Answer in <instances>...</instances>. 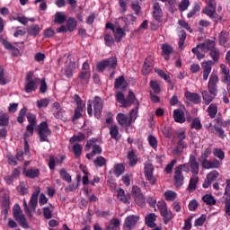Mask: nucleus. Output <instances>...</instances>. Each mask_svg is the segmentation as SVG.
<instances>
[{
	"mask_svg": "<svg viewBox=\"0 0 230 230\" xmlns=\"http://www.w3.org/2000/svg\"><path fill=\"white\" fill-rule=\"evenodd\" d=\"M26 112H28V108L23 107L19 112L17 121L18 123H24V116L26 115V118L29 121V125H27L26 127V131L30 133V135H28L30 137L33 136L35 127L37 126V116H35V114L31 112H29L27 114Z\"/></svg>",
	"mask_w": 230,
	"mask_h": 230,
	"instance_id": "f257e3e1",
	"label": "nucleus"
},
{
	"mask_svg": "<svg viewBox=\"0 0 230 230\" xmlns=\"http://www.w3.org/2000/svg\"><path fill=\"white\" fill-rule=\"evenodd\" d=\"M38 136L40 137V143H49V136H51V129H49V126L48 122L42 121L37 128Z\"/></svg>",
	"mask_w": 230,
	"mask_h": 230,
	"instance_id": "f03ea898",
	"label": "nucleus"
},
{
	"mask_svg": "<svg viewBox=\"0 0 230 230\" xmlns=\"http://www.w3.org/2000/svg\"><path fill=\"white\" fill-rule=\"evenodd\" d=\"M217 84H218V75L216 73H212L208 84V91L209 94H212L213 96H217V94H218Z\"/></svg>",
	"mask_w": 230,
	"mask_h": 230,
	"instance_id": "7ed1b4c3",
	"label": "nucleus"
},
{
	"mask_svg": "<svg viewBox=\"0 0 230 230\" xmlns=\"http://www.w3.org/2000/svg\"><path fill=\"white\" fill-rule=\"evenodd\" d=\"M184 139H186V132L182 131L178 133V146L174 149V154H176L177 155L182 154L184 148H188V144H186Z\"/></svg>",
	"mask_w": 230,
	"mask_h": 230,
	"instance_id": "20e7f679",
	"label": "nucleus"
},
{
	"mask_svg": "<svg viewBox=\"0 0 230 230\" xmlns=\"http://www.w3.org/2000/svg\"><path fill=\"white\" fill-rule=\"evenodd\" d=\"M173 181L174 186L176 188H181V186L184 184V175H182V165H179L178 167L175 168Z\"/></svg>",
	"mask_w": 230,
	"mask_h": 230,
	"instance_id": "39448f33",
	"label": "nucleus"
},
{
	"mask_svg": "<svg viewBox=\"0 0 230 230\" xmlns=\"http://www.w3.org/2000/svg\"><path fill=\"white\" fill-rule=\"evenodd\" d=\"M93 103L94 116L97 118V119H100V118H102V111H103V102H102V98H100V96H95Z\"/></svg>",
	"mask_w": 230,
	"mask_h": 230,
	"instance_id": "423d86ee",
	"label": "nucleus"
},
{
	"mask_svg": "<svg viewBox=\"0 0 230 230\" xmlns=\"http://www.w3.org/2000/svg\"><path fill=\"white\" fill-rule=\"evenodd\" d=\"M139 221V216H136V215H131L128 216L124 223V230H132V228L136 226V224H137V222Z\"/></svg>",
	"mask_w": 230,
	"mask_h": 230,
	"instance_id": "0eeeda50",
	"label": "nucleus"
},
{
	"mask_svg": "<svg viewBox=\"0 0 230 230\" xmlns=\"http://www.w3.org/2000/svg\"><path fill=\"white\" fill-rule=\"evenodd\" d=\"M185 98L188 102H190V103H194V105H199L202 102V97L197 93L186 92Z\"/></svg>",
	"mask_w": 230,
	"mask_h": 230,
	"instance_id": "6e6552de",
	"label": "nucleus"
},
{
	"mask_svg": "<svg viewBox=\"0 0 230 230\" xmlns=\"http://www.w3.org/2000/svg\"><path fill=\"white\" fill-rule=\"evenodd\" d=\"M96 141H98V139L96 138L88 140L85 147L86 150H89V148H93L92 153L93 154V155H96V154H102V149L99 145H94Z\"/></svg>",
	"mask_w": 230,
	"mask_h": 230,
	"instance_id": "1a4fd4ad",
	"label": "nucleus"
},
{
	"mask_svg": "<svg viewBox=\"0 0 230 230\" xmlns=\"http://www.w3.org/2000/svg\"><path fill=\"white\" fill-rule=\"evenodd\" d=\"M145 177L149 181L150 184H155V178H154V165L147 164L145 166Z\"/></svg>",
	"mask_w": 230,
	"mask_h": 230,
	"instance_id": "9d476101",
	"label": "nucleus"
},
{
	"mask_svg": "<svg viewBox=\"0 0 230 230\" xmlns=\"http://www.w3.org/2000/svg\"><path fill=\"white\" fill-rule=\"evenodd\" d=\"M189 166L190 167V172L194 175H199V164L197 162V157L195 155H190L189 159Z\"/></svg>",
	"mask_w": 230,
	"mask_h": 230,
	"instance_id": "9b49d317",
	"label": "nucleus"
},
{
	"mask_svg": "<svg viewBox=\"0 0 230 230\" xmlns=\"http://www.w3.org/2000/svg\"><path fill=\"white\" fill-rule=\"evenodd\" d=\"M202 168L205 170H211L213 168H220V161L214 159L212 162L209 160H202Z\"/></svg>",
	"mask_w": 230,
	"mask_h": 230,
	"instance_id": "f8f14e48",
	"label": "nucleus"
},
{
	"mask_svg": "<svg viewBox=\"0 0 230 230\" xmlns=\"http://www.w3.org/2000/svg\"><path fill=\"white\" fill-rule=\"evenodd\" d=\"M127 28H128V25L126 23L123 29L121 27L115 29V31H113V34H114L116 42H121V39H123V37H125L126 35L125 31H127Z\"/></svg>",
	"mask_w": 230,
	"mask_h": 230,
	"instance_id": "ddd939ff",
	"label": "nucleus"
},
{
	"mask_svg": "<svg viewBox=\"0 0 230 230\" xmlns=\"http://www.w3.org/2000/svg\"><path fill=\"white\" fill-rule=\"evenodd\" d=\"M152 69H154V61H152V59L146 58L144 61L142 74L143 75H150V73H152Z\"/></svg>",
	"mask_w": 230,
	"mask_h": 230,
	"instance_id": "4468645a",
	"label": "nucleus"
},
{
	"mask_svg": "<svg viewBox=\"0 0 230 230\" xmlns=\"http://www.w3.org/2000/svg\"><path fill=\"white\" fill-rule=\"evenodd\" d=\"M173 119L176 123L186 122V117L184 116V111L181 109H176L173 111Z\"/></svg>",
	"mask_w": 230,
	"mask_h": 230,
	"instance_id": "2eb2a0df",
	"label": "nucleus"
},
{
	"mask_svg": "<svg viewBox=\"0 0 230 230\" xmlns=\"http://www.w3.org/2000/svg\"><path fill=\"white\" fill-rule=\"evenodd\" d=\"M40 81V79L39 78H35L34 81H27V83H25V93H33V91H37Z\"/></svg>",
	"mask_w": 230,
	"mask_h": 230,
	"instance_id": "dca6fc26",
	"label": "nucleus"
},
{
	"mask_svg": "<svg viewBox=\"0 0 230 230\" xmlns=\"http://www.w3.org/2000/svg\"><path fill=\"white\" fill-rule=\"evenodd\" d=\"M117 120L119 125L122 127H130L132 121H130V119H128V116L123 114V113H119L117 115Z\"/></svg>",
	"mask_w": 230,
	"mask_h": 230,
	"instance_id": "f3484780",
	"label": "nucleus"
},
{
	"mask_svg": "<svg viewBox=\"0 0 230 230\" xmlns=\"http://www.w3.org/2000/svg\"><path fill=\"white\" fill-rule=\"evenodd\" d=\"M153 11V17L157 22H161V18L163 17V10H161V5L159 3H155Z\"/></svg>",
	"mask_w": 230,
	"mask_h": 230,
	"instance_id": "a211bd4d",
	"label": "nucleus"
},
{
	"mask_svg": "<svg viewBox=\"0 0 230 230\" xmlns=\"http://www.w3.org/2000/svg\"><path fill=\"white\" fill-rule=\"evenodd\" d=\"M40 193V190H36L35 192H33V194L31 197L29 206H30L31 211H35V209H37V204L39 202V194Z\"/></svg>",
	"mask_w": 230,
	"mask_h": 230,
	"instance_id": "6ab92c4d",
	"label": "nucleus"
},
{
	"mask_svg": "<svg viewBox=\"0 0 230 230\" xmlns=\"http://www.w3.org/2000/svg\"><path fill=\"white\" fill-rule=\"evenodd\" d=\"M198 48H199V49H207V51H211L216 49L215 41L208 40L203 43L198 44Z\"/></svg>",
	"mask_w": 230,
	"mask_h": 230,
	"instance_id": "aec40b11",
	"label": "nucleus"
},
{
	"mask_svg": "<svg viewBox=\"0 0 230 230\" xmlns=\"http://www.w3.org/2000/svg\"><path fill=\"white\" fill-rule=\"evenodd\" d=\"M156 218H157V216H155V214L154 213H150L147 216H146V225L147 226V227H151V228L155 227L157 226L155 224Z\"/></svg>",
	"mask_w": 230,
	"mask_h": 230,
	"instance_id": "412c9836",
	"label": "nucleus"
},
{
	"mask_svg": "<svg viewBox=\"0 0 230 230\" xmlns=\"http://www.w3.org/2000/svg\"><path fill=\"white\" fill-rule=\"evenodd\" d=\"M104 62L106 63V66L108 69H116L118 67V58L116 57H111L107 59H104Z\"/></svg>",
	"mask_w": 230,
	"mask_h": 230,
	"instance_id": "4be33fe9",
	"label": "nucleus"
},
{
	"mask_svg": "<svg viewBox=\"0 0 230 230\" xmlns=\"http://www.w3.org/2000/svg\"><path fill=\"white\" fill-rule=\"evenodd\" d=\"M201 94H202V98L205 102V105H209V103H211V102L215 100L216 95L209 93V92H208L207 90L201 92Z\"/></svg>",
	"mask_w": 230,
	"mask_h": 230,
	"instance_id": "5701e85b",
	"label": "nucleus"
},
{
	"mask_svg": "<svg viewBox=\"0 0 230 230\" xmlns=\"http://www.w3.org/2000/svg\"><path fill=\"white\" fill-rule=\"evenodd\" d=\"M10 123V116L8 113L0 111V127H8Z\"/></svg>",
	"mask_w": 230,
	"mask_h": 230,
	"instance_id": "b1692460",
	"label": "nucleus"
},
{
	"mask_svg": "<svg viewBox=\"0 0 230 230\" xmlns=\"http://www.w3.org/2000/svg\"><path fill=\"white\" fill-rule=\"evenodd\" d=\"M66 19L67 18L63 12H57L55 14L54 22H56L57 24H64Z\"/></svg>",
	"mask_w": 230,
	"mask_h": 230,
	"instance_id": "393cba45",
	"label": "nucleus"
},
{
	"mask_svg": "<svg viewBox=\"0 0 230 230\" xmlns=\"http://www.w3.org/2000/svg\"><path fill=\"white\" fill-rule=\"evenodd\" d=\"M207 112L208 113L209 118L213 119L216 118L217 113L218 112V107L215 103H211L208 106Z\"/></svg>",
	"mask_w": 230,
	"mask_h": 230,
	"instance_id": "a878e982",
	"label": "nucleus"
},
{
	"mask_svg": "<svg viewBox=\"0 0 230 230\" xmlns=\"http://www.w3.org/2000/svg\"><path fill=\"white\" fill-rule=\"evenodd\" d=\"M203 202L205 204H208V206H215L217 204V200L215 199V197H213L211 194H206L202 197Z\"/></svg>",
	"mask_w": 230,
	"mask_h": 230,
	"instance_id": "bb28decb",
	"label": "nucleus"
},
{
	"mask_svg": "<svg viewBox=\"0 0 230 230\" xmlns=\"http://www.w3.org/2000/svg\"><path fill=\"white\" fill-rule=\"evenodd\" d=\"M128 159L129 161V166H136V164H137V155H136V152L129 151L128 153Z\"/></svg>",
	"mask_w": 230,
	"mask_h": 230,
	"instance_id": "cd10ccee",
	"label": "nucleus"
},
{
	"mask_svg": "<svg viewBox=\"0 0 230 230\" xmlns=\"http://www.w3.org/2000/svg\"><path fill=\"white\" fill-rule=\"evenodd\" d=\"M89 78H91V72L82 70L79 75V79H80L81 83L88 84Z\"/></svg>",
	"mask_w": 230,
	"mask_h": 230,
	"instance_id": "c85d7f7f",
	"label": "nucleus"
},
{
	"mask_svg": "<svg viewBox=\"0 0 230 230\" xmlns=\"http://www.w3.org/2000/svg\"><path fill=\"white\" fill-rule=\"evenodd\" d=\"M203 13H206L211 19H217L218 17V13H217V9H213L211 7H205Z\"/></svg>",
	"mask_w": 230,
	"mask_h": 230,
	"instance_id": "c756f323",
	"label": "nucleus"
},
{
	"mask_svg": "<svg viewBox=\"0 0 230 230\" xmlns=\"http://www.w3.org/2000/svg\"><path fill=\"white\" fill-rule=\"evenodd\" d=\"M66 30L70 32L76 30V20L75 18H68L66 21Z\"/></svg>",
	"mask_w": 230,
	"mask_h": 230,
	"instance_id": "7c9ffc66",
	"label": "nucleus"
},
{
	"mask_svg": "<svg viewBox=\"0 0 230 230\" xmlns=\"http://www.w3.org/2000/svg\"><path fill=\"white\" fill-rule=\"evenodd\" d=\"M125 173V165L123 164H117L114 165V174L116 177H119V175H123Z\"/></svg>",
	"mask_w": 230,
	"mask_h": 230,
	"instance_id": "2f4dec72",
	"label": "nucleus"
},
{
	"mask_svg": "<svg viewBox=\"0 0 230 230\" xmlns=\"http://www.w3.org/2000/svg\"><path fill=\"white\" fill-rule=\"evenodd\" d=\"M117 197L119 200L121 202H124V204H129L130 201L128 200V198L125 196V190L123 189H119L117 192Z\"/></svg>",
	"mask_w": 230,
	"mask_h": 230,
	"instance_id": "473e14b6",
	"label": "nucleus"
},
{
	"mask_svg": "<svg viewBox=\"0 0 230 230\" xmlns=\"http://www.w3.org/2000/svg\"><path fill=\"white\" fill-rule=\"evenodd\" d=\"M28 33L32 37H37V35L40 33V27L39 26V24L32 25L28 28Z\"/></svg>",
	"mask_w": 230,
	"mask_h": 230,
	"instance_id": "72a5a7b5",
	"label": "nucleus"
},
{
	"mask_svg": "<svg viewBox=\"0 0 230 230\" xmlns=\"http://www.w3.org/2000/svg\"><path fill=\"white\" fill-rule=\"evenodd\" d=\"M73 71H75V63H70L64 70V75L66 78H71L73 76Z\"/></svg>",
	"mask_w": 230,
	"mask_h": 230,
	"instance_id": "f704fd0d",
	"label": "nucleus"
},
{
	"mask_svg": "<svg viewBox=\"0 0 230 230\" xmlns=\"http://www.w3.org/2000/svg\"><path fill=\"white\" fill-rule=\"evenodd\" d=\"M16 190L19 195H28V188L24 181H21L20 184L16 187Z\"/></svg>",
	"mask_w": 230,
	"mask_h": 230,
	"instance_id": "c9c22d12",
	"label": "nucleus"
},
{
	"mask_svg": "<svg viewBox=\"0 0 230 230\" xmlns=\"http://www.w3.org/2000/svg\"><path fill=\"white\" fill-rule=\"evenodd\" d=\"M229 37V33L226 31H223L219 34V44L226 48V42H227V39Z\"/></svg>",
	"mask_w": 230,
	"mask_h": 230,
	"instance_id": "e433bc0d",
	"label": "nucleus"
},
{
	"mask_svg": "<svg viewBox=\"0 0 230 230\" xmlns=\"http://www.w3.org/2000/svg\"><path fill=\"white\" fill-rule=\"evenodd\" d=\"M40 173V171L39 169H30L25 172L26 177H29V179H35L39 177Z\"/></svg>",
	"mask_w": 230,
	"mask_h": 230,
	"instance_id": "4c0bfd02",
	"label": "nucleus"
},
{
	"mask_svg": "<svg viewBox=\"0 0 230 230\" xmlns=\"http://www.w3.org/2000/svg\"><path fill=\"white\" fill-rule=\"evenodd\" d=\"M110 135L112 139L118 141L119 139V131L118 130V126H111L110 128Z\"/></svg>",
	"mask_w": 230,
	"mask_h": 230,
	"instance_id": "58836bf2",
	"label": "nucleus"
},
{
	"mask_svg": "<svg viewBox=\"0 0 230 230\" xmlns=\"http://www.w3.org/2000/svg\"><path fill=\"white\" fill-rule=\"evenodd\" d=\"M93 164L102 168V166H105V164H107V159L103 156H97L96 159L93 160Z\"/></svg>",
	"mask_w": 230,
	"mask_h": 230,
	"instance_id": "ea45409f",
	"label": "nucleus"
},
{
	"mask_svg": "<svg viewBox=\"0 0 230 230\" xmlns=\"http://www.w3.org/2000/svg\"><path fill=\"white\" fill-rule=\"evenodd\" d=\"M197 182H199V176H194L193 178H190L188 187L189 191H193L194 190H197Z\"/></svg>",
	"mask_w": 230,
	"mask_h": 230,
	"instance_id": "a19ab883",
	"label": "nucleus"
},
{
	"mask_svg": "<svg viewBox=\"0 0 230 230\" xmlns=\"http://www.w3.org/2000/svg\"><path fill=\"white\" fill-rule=\"evenodd\" d=\"M13 215L14 217V219H17L20 217L24 216V214H22V209H21V207L18 204L14 205L13 208Z\"/></svg>",
	"mask_w": 230,
	"mask_h": 230,
	"instance_id": "79ce46f5",
	"label": "nucleus"
},
{
	"mask_svg": "<svg viewBox=\"0 0 230 230\" xmlns=\"http://www.w3.org/2000/svg\"><path fill=\"white\" fill-rule=\"evenodd\" d=\"M161 215L164 217V224L165 225H167L168 222L173 219V214L170 210H165V212Z\"/></svg>",
	"mask_w": 230,
	"mask_h": 230,
	"instance_id": "37998d69",
	"label": "nucleus"
},
{
	"mask_svg": "<svg viewBox=\"0 0 230 230\" xmlns=\"http://www.w3.org/2000/svg\"><path fill=\"white\" fill-rule=\"evenodd\" d=\"M59 175L63 181H66V182H71V174H69L67 172H66V169H61L59 171Z\"/></svg>",
	"mask_w": 230,
	"mask_h": 230,
	"instance_id": "c03bdc74",
	"label": "nucleus"
},
{
	"mask_svg": "<svg viewBox=\"0 0 230 230\" xmlns=\"http://www.w3.org/2000/svg\"><path fill=\"white\" fill-rule=\"evenodd\" d=\"M209 55L214 62H218V60L220 59V50L217 48L210 50Z\"/></svg>",
	"mask_w": 230,
	"mask_h": 230,
	"instance_id": "a18cd8bd",
	"label": "nucleus"
},
{
	"mask_svg": "<svg viewBox=\"0 0 230 230\" xmlns=\"http://www.w3.org/2000/svg\"><path fill=\"white\" fill-rule=\"evenodd\" d=\"M85 139V135L84 133H79L78 135H75L70 138V143H76L77 142H82Z\"/></svg>",
	"mask_w": 230,
	"mask_h": 230,
	"instance_id": "49530a36",
	"label": "nucleus"
},
{
	"mask_svg": "<svg viewBox=\"0 0 230 230\" xmlns=\"http://www.w3.org/2000/svg\"><path fill=\"white\" fill-rule=\"evenodd\" d=\"M15 220H17L20 226L24 229H30V225H28V221L26 220V217H24V215L16 218Z\"/></svg>",
	"mask_w": 230,
	"mask_h": 230,
	"instance_id": "de8ad7c7",
	"label": "nucleus"
},
{
	"mask_svg": "<svg viewBox=\"0 0 230 230\" xmlns=\"http://www.w3.org/2000/svg\"><path fill=\"white\" fill-rule=\"evenodd\" d=\"M155 71L161 76V78H164V80H165V82H167L168 84H171L172 79L170 78V75H166V73H164V71H163L159 68H155Z\"/></svg>",
	"mask_w": 230,
	"mask_h": 230,
	"instance_id": "09e8293b",
	"label": "nucleus"
},
{
	"mask_svg": "<svg viewBox=\"0 0 230 230\" xmlns=\"http://www.w3.org/2000/svg\"><path fill=\"white\" fill-rule=\"evenodd\" d=\"M191 128H195V130H202V123H200V119L199 118H195L190 124Z\"/></svg>",
	"mask_w": 230,
	"mask_h": 230,
	"instance_id": "8fccbe9b",
	"label": "nucleus"
},
{
	"mask_svg": "<svg viewBox=\"0 0 230 230\" xmlns=\"http://www.w3.org/2000/svg\"><path fill=\"white\" fill-rule=\"evenodd\" d=\"M213 154H214L215 157H217V159H219L220 161H224V159L226 158V154L220 148L214 149Z\"/></svg>",
	"mask_w": 230,
	"mask_h": 230,
	"instance_id": "3c124183",
	"label": "nucleus"
},
{
	"mask_svg": "<svg viewBox=\"0 0 230 230\" xmlns=\"http://www.w3.org/2000/svg\"><path fill=\"white\" fill-rule=\"evenodd\" d=\"M135 199V202L136 204H137V206H145V196L143 195V193L141 194H137V196H133Z\"/></svg>",
	"mask_w": 230,
	"mask_h": 230,
	"instance_id": "603ef678",
	"label": "nucleus"
},
{
	"mask_svg": "<svg viewBox=\"0 0 230 230\" xmlns=\"http://www.w3.org/2000/svg\"><path fill=\"white\" fill-rule=\"evenodd\" d=\"M104 42L106 46H109V48H111V46H114V38L112 37V35L106 33L104 36Z\"/></svg>",
	"mask_w": 230,
	"mask_h": 230,
	"instance_id": "864d4df0",
	"label": "nucleus"
},
{
	"mask_svg": "<svg viewBox=\"0 0 230 230\" xmlns=\"http://www.w3.org/2000/svg\"><path fill=\"white\" fill-rule=\"evenodd\" d=\"M179 37H180V40L178 42L179 48L182 49V47L184 46V41L186 40V37H187L186 31H181Z\"/></svg>",
	"mask_w": 230,
	"mask_h": 230,
	"instance_id": "5fc2aeb1",
	"label": "nucleus"
},
{
	"mask_svg": "<svg viewBox=\"0 0 230 230\" xmlns=\"http://www.w3.org/2000/svg\"><path fill=\"white\" fill-rule=\"evenodd\" d=\"M203 68V80H208L209 78V75L211 74V66L206 65L202 66Z\"/></svg>",
	"mask_w": 230,
	"mask_h": 230,
	"instance_id": "6e6d98bb",
	"label": "nucleus"
},
{
	"mask_svg": "<svg viewBox=\"0 0 230 230\" xmlns=\"http://www.w3.org/2000/svg\"><path fill=\"white\" fill-rule=\"evenodd\" d=\"M124 83H125V76L123 75L119 76L118 78L115 79L114 88L119 89V87H121V85H123Z\"/></svg>",
	"mask_w": 230,
	"mask_h": 230,
	"instance_id": "4d7b16f0",
	"label": "nucleus"
},
{
	"mask_svg": "<svg viewBox=\"0 0 230 230\" xmlns=\"http://www.w3.org/2000/svg\"><path fill=\"white\" fill-rule=\"evenodd\" d=\"M139 110V101H137V105L135 109L131 110L130 111V119L129 120L132 121V119H136L137 118V111Z\"/></svg>",
	"mask_w": 230,
	"mask_h": 230,
	"instance_id": "13d9d810",
	"label": "nucleus"
},
{
	"mask_svg": "<svg viewBox=\"0 0 230 230\" xmlns=\"http://www.w3.org/2000/svg\"><path fill=\"white\" fill-rule=\"evenodd\" d=\"M157 208H158L161 215L168 210V206H166V202H164V201H158Z\"/></svg>",
	"mask_w": 230,
	"mask_h": 230,
	"instance_id": "bf43d9fd",
	"label": "nucleus"
},
{
	"mask_svg": "<svg viewBox=\"0 0 230 230\" xmlns=\"http://www.w3.org/2000/svg\"><path fill=\"white\" fill-rule=\"evenodd\" d=\"M73 150L75 157H80V155H82V145L80 144L74 145Z\"/></svg>",
	"mask_w": 230,
	"mask_h": 230,
	"instance_id": "052dcab7",
	"label": "nucleus"
},
{
	"mask_svg": "<svg viewBox=\"0 0 230 230\" xmlns=\"http://www.w3.org/2000/svg\"><path fill=\"white\" fill-rule=\"evenodd\" d=\"M166 200H175L177 199V193L172 190H168L164 193Z\"/></svg>",
	"mask_w": 230,
	"mask_h": 230,
	"instance_id": "680f3d73",
	"label": "nucleus"
},
{
	"mask_svg": "<svg viewBox=\"0 0 230 230\" xmlns=\"http://www.w3.org/2000/svg\"><path fill=\"white\" fill-rule=\"evenodd\" d=\"M197 12H200V5L199 4H195L192 10L187 14L188 19H191V17H193Z\"/></svg>",
	"mask_w": 230,
	"mask_h": 230,
	"instance_id": "e2e57ef3",
	"label": "nucleus"
},
{
	"mask_svg": "<svg viewBox=\"0 0 230 230\" xmlns=\"http://www.w3.org/2000/svg\"><path fill=\"white\" fill-rule=\"evenodd\" d=\"M219 173L217 171H212L207 175V179L210 181H217V178L218 177Z\"/></svg>",
	"mask_w": 230,
	"mask_h": 230,
	"instance_id": "0e129e2a",
	"label": "nucleus"
},
{
	"mask_svg": "<svg viewBox=\"0 0 230 230\" xmlns=\"http://www.w3.org/2000/svg\"><path fill=\"white\" fill-rule=\"evenodd\" d=\"M188 6H190V0H182L179 4V10L184 12L188 10Z\"/></svg>",
	"mask_w": 230,
	"mask_h": 230,
	"instance_id": "69168bd1",
	"label": "nucleus"
},
{
	"mask_svg": "<svg viewBox=\"0 0 230 230\" xmlns=\"http://www.w3.org/2000/svg\"><path fill=\"white\" fill-rule=\"evenodd\" d=\"M162 51H163L164 55H170V53H172V51H173V49L169 44H164L162 46Z\"/></svg>",
	"mask_w": 230,
	"mask_h": 230,
	"instance_id": "338daca9",
	"label": "nucleus"
},
{
	"mask_svg": "<svg viewBox=\"0 0 230 230\" xmlns=\"http://www.w3.org/2000/svg\"><path fill=\"white\" fill-rule=\"evenodd\" d=\"M148 143L152 148H157V138L154 136H149L148 137Z\"/></svg>",
	"mask_w": 230,
	"mask_h": 230,
	"instance_id": "774afa93",
	"label": "nucleus"
}]
</instances>
